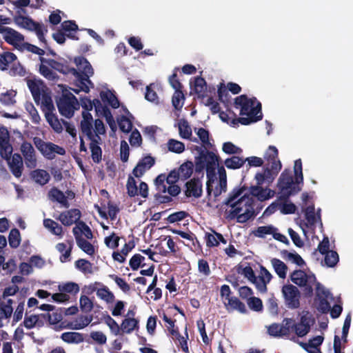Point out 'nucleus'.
Masks as SVG:
<instances>
[{
  "label": "nucleus",
  "mask_w": 353,
  "mask_h": 353,
  "mask_svg": "<svg viewBox=\"0 0 353 353\" xmlns=\"http://www.w3.org/2000/svg\"><path fill=\"white\" fill-rule=\"evenodd\" d=\"M32 141L37 149L48 160L54 159L57 154L61 156L65 154V150L63 147L52 142L44 141L38 137H34Z\"/></svg>",
  "instance_id": "obj_8"
},
{
  "label": "nucleus",
  "mask_w": 353,
  "mask_h": 353,
  "mask_svg": "<svg viewBox=\"0 0 353 353\" xmlns=\"http://www.w3.org/2000/svg\"><path fill=\"white\" fill-rule=\"evenodd\" d=\"M290 279L294 283L302 288L303 294L306 298L312 296L314 285L316 299L329 298L330 296V292L316 281L314 274H307L303 270H296L291 274Z\"/></svg>",
  "instance_id": "obj_3"
},
{
  "label": "nucleus",
  "mask_w": 353,
  "mask_h": 353,
  "mask_svg": "<svg viewBox=\"0 0 353 353\" xmlns=\"http://www.w3.org/2000/svg\"><path fill=\"white\" fill-rule=\"evenodd\" d=\"M61 339L68 343H80L84 340L82 334L72 332L63 333L61 336Z\"/></svg>",
  "instance_id": "obj_41"
},
{
  "label": "nucleus",
  "mask_w": 353,
  "mask_h": 353,
  "mask_svg": "<svg viewBox=\"0 0 353 353\" xmlns=\"http://www.w3.org/2000/svg\"><path fill=\"white\" fill-rule=\"evenodd\" d=\"M100 97L103 102H107L112 108L116 109L119 107V101L116 95L110 90L101 91Z\"/></svg>",
  "instance_id": "obj_32"
},
{
  "label": "nucleus",
  "mask_w": 353,
  "mask_h": 353,
  "mask_svg": "<svg viewBox=\"0 0 353 353\" xmlns=\"http://www.w3.org/2000/svg\"><path fill=\"white\" fill-rule=\"evenodd\" d=\"M181 179L180 172L176 170H172L168 175L159 174L154 179L157 193L154 198L157 203L165 204L173 201L172 197L176 196L181 192V188L176 183Z\"/></svg>",
  "instance_id": "obj_2"
},
{
  "label": "nucleus",
  "mask_w": 353,
  "mask_h": 353,
  "mask_svg": "<svg viewBox=\"0 0 353 353\" xmlns=\"http://www.w3.org/2000/svg\"><path fill=\"white\" fill-rule=\"evenodd\" d=\"M71 72L77 77V85L79 87L80 90L88 93L90 91V88L88 84L93 85L92 81L90 80V78L86 79V77L82 75L81 73L78 72V71L75 68H71Z\"/></svg>",
  "instance_id": "obj_30"
},
{
  "label": "nucleus",
  "mask_w": 353,
  "mask_h": 353,
  "mask_svg": "<svg viewBox=\"0 0 353 353\" xmlns=\"http://www.w3.org/2000/svg\"><path fill=\"white\" fill-rule=\"evenodd\" d=\"M198 271L199 274L208 277L211 274V270L208 262L204 259H201L198 261Z\"/></svg>",
  "instance_id": "obj_64"
},
{
  "label": "nucleus",
  "mask_w": 353,
  "mask_h": 353,
  "mask_svg": "<svg viewBox=\"0 0 353 353\" xmlns=\"http://www.w3.org/2000/svg\"><path fill=\"white\" fill-rule=\"evenodd\" d=\"M305 218L307 222L305 223L307 228L314 227L318 219L316 216L315 208L314 205L307 206L305 209Z\"/></svg>",
  "instance_id": "obj_35"
},
{
  "label": "nucleus",
  "mask_w": 353,
  "mask_h": 353,
  "mask_svg": "<svg viewBox=\"0 0 353 353\" xmlns=\"http://www.w3.org/2000/svg\"><path fill=\"white\" fill-rule=\"evenodd\" d=\"M245 190V186L234 188L223 202L224 205L232 208L230 217L231 219L236 218L237 222L241 223L247 222L256 216L253 197L246 194L243 195Z\"/></svg>",
  "instance_id": "obj_1"
},
{
  "label": "nucleus",
  "mask_w": 353,
  "mask_h": 353,
  "mask_svg": "<svg viewBox=\"0 0 353 353\" xmlns=\"http://www.w3.org/2000/svg\"><path fill=\"white\" fill-rule=\"evenodd\" d=\"M185 194L187 197L199 198L202 195V182L199 178H193L186 182Z\"/></svg>",
  "instance_id": "obj_17"
},
{
  "label": "nucleus",
  "mask_w": 353,
  "mask_h": 353,
  "mask_svg": "<svg viewBox=\"0 0 353 353\" xmlns=\"http://www.w3.org/2000/svg\"><path fill=\"white\" fill-rule=\"evenodd\" d=\"M161 316L167 323L165 326L169 334L172 335L173 338L179 336L180 332L179 327L175 325L176 320H172V319L169 318L165 313H163L162 316Z\"/></svg>",
  "instance_id": "obj_40"
},
{
  "label": "nucleus",
  "mask_w": 353,
  "mask_h": 353,
  "mask_svg": "<svg viewBox=\"0 0 353 353\" xmlns=\"http://www.w3.org/2000/svg\"><path fill=\"white\" fill-rule=\"evenodd\" d=\"M218 173L219 180L214 190V196L216 198L220 196L223 192H225L227 190V175L223 166L218 167Z\"/></svg>",
  "instance_id": "obj_22"
},
{
  "label": "nucleus",
  "mask_w": 353,
  "mask_h": 353,
  "mask_svg": "<svg viewBox=\"0 0 353 353\" xmlns=\"http://www.w3.org/2000/svg\"><path fill=\"white\" fill-rule=\"evenodd\" d=\"M194 165L192 161H186L181 164L177 170L180 172V177L182 180L190 178L193 172Z\"/></svg>",
  "instance_id": "obj_44"
},
{
  "label": "nucleus",
  "mask_w": 353,
  "mask_h": 353,
  "mask_svg": "<svg viewBox=\"0 0 353 353\" xmlns=\"http://www.w3.org/2000/svg\"><path fill=\"white\" fill-rule=\"evenodd\" d=\"M31 177L32 179L39 185H43L48 183L50 176L48 172L44 170H35L32 172Z\"/></svg>",
  "instance_id": "obj_33"
},
{
  "label": "nucleus",
  "mask_w": 353,
  "mask_h": 353,
  "mask_svg": "<svg viewBox=\"0 0 353 353\" xmlns=\"http://www.w3.org/2000/svg\"><path fill=\"white\" fill-rule=\"evenodd\" d=\"M250 194L252 196H255L258 200L263 201L272 198L274 196L275 192L270 188H263L261 185L251 186L250 189Z\"/></svg>",
  "instance_id": "obj_18"
},
{
  "label": "nucleus",
  "mask_w": 353,
  "mask_h": 353,
  "mask_svg": "<svg viewBox=\"0 0 353 353\" xmlns=\"http://www.w3.org/2000/svg\"><path fill=\"white\" fill-rule=\"evenodd\" d=\"M179 131L181 137L183 139H190L192 137V129L185 119H181L179 122Z\"/></svg>",
  "instance_id": "obj_50"
},
{
  "label": "nucleus",
  "mask_w": 353,
  "mask_h": 353,
  "mask_svg": "<svg viewBox=\"0 0 353 353\" xmlns=\"http://www.w3.org/2000/svg\"><path fill=\"white\" fill-rule=\"evenodd\" d=\"M48 197L51 201L60 203L65 208H68L70 206V203L67 200L65 194L56 187H53L48 192Z\"/></svg>",
  "instance_id": "obj_23"
},
{
  "label": "nucleus",
  "mask_w": 353,
  "mask_h": 353,
  "mask_svg": "<svg viewBox=\"0 0 353 353\" xmlns=\"http://www.w3.org/2000/svg\"><path fill=\"white\" fill-rule=\"evenodd\" d=\"M14 21L18 26L31 31H34L41 25L31 18L21 14L14 16Z\"/></svg>",
  "instance_id": "obj_20"
},
{
  "label": "nucleus",
  "mask_w": 353,
  "mask_h": 353,
  "mask_svg": "<svg viewBox=\"0 0 353 353\" xmlns=\"http://www.w3.org/2000/svg\"><path fill=\"white\" fill-rule=\"evenodd\" d=\"M43 225L52 234L57 236H63V228L58 223L51 219H45L43 220Z\"/></svg>",
  "instance_id": "obj_36"
},
{
  "label": "nucleus",
  "mask_w": 353,
  "mask_h": 353,
  "mask_svg": "<svg viewBox=\"0 0 353 353\" xmlns=\"http://www.w3.org/2000/svg\"><path fill=\"white\" fill-rule=\"evenodd\" d=\"M127 193L129 196L134 197L139 195L137 182L134 177L129 176L126 184Z\"/></svg>",
  "instance_id": "obj_58"
},
{
  "label": "nucleus",
  "mask_w": 353,
  "mask_h": 353,
  "mask_svg": "<svg viewBox=\"0 0 353 353\" xmlns=\"http://www.w3.org/2000/svg\"><path fill=\"white\" fill-rule=\"evenodd\" d=\"M17 59V56L12 52H0V69L3 71L8 70L10 64L12 63Z\"/></svg>",
  "instance_id": "obj_34"
},
{
  "label": "nucleus",
  "mask_w": 353,
  "mask_h": 353,
  "mask_svg": "<svg viewBox=\"0 0 353 353\" xmlns=\"http://www.w3.org/2000/svg\"><path fill=\"white\" fill-rule=\"evenodd\" d=\"M139 327V321L134 318H126L123 320L121 325V330L126 334H130L134 330Z\"/></svg>",
  "instance_id": "obj_38"
},
{
  "label": "nucleus",
  "mask_w": 353,
  "mask_h": 353,
  "mask_svg": "<svg viewBox=\"0 0 353 353\" xmlns=\"http://www.w3.org/2000/svg\"><path fill=\"white\" fill-rule=\"evenodd\" d=\"M42 110L45 114L46 121L54 131L57 133L61 132L63 127L57 117L53 113L54 106L50 94H43Z\"/></svg>",
  "instance_id": "obj_9"
},
{
  "label": "nucleus",
  "mask_w": 353,
  "mask_h": 353,
  "mask_svg": "<svg viewBox=\"0 0 353 353\" xmlns=\"http://www.w3.org/2000/svg\"><path fill=\"white\" fill-rule=\"evenodd\" d=\"M234 106L236 109H240V114L246 115L245 119H249L252 123L262 119L261 105L258 103L254 105V100L249 99L247 95L242 94L235 98Z\"/></svg>",
  "instance_id": "obj_5"
},
{
  "label": "nucleus",
  "mask_w": 353,
  "mask_h": 353,
  "mask_svg": "<svg viewBox=\"0 0 353 353\" xmlns=\"http://www.w3.org/2000/svg\"><path fill=\"white\" fill-rule=\"evenodd\" d=\"M20 150L25 159L26 166L29 168H35L37 165V158L32 145L26 141H23L21 145Z\"/></svg>",
  "instance_id": "obj_14"
},
{
  "label": "nucleus",
  "mask_w": 353,
  "mask_h": 353,
  "mask_svg": "<svg viewBox=\"0 0 353 353\" xmlns=\"http://www.w3.org/2000/svg\"><path fill=\"white\" fill-rule=\"evenodd\" d=\"M247 304L249 308L254 312H261L263 310L262 301L258 297H250L248 299Z\"/></svg>",
  "instance_id": "obj_57"
},
{
  "label": "nucleus",
  "mask_w": 353,
  "mask_h": 353,
  "mask_svg": "<svg viewBox=\"0 0 353 353\" xmlns=\"http://www.w3.org/2000/svg\"><path fill=\"white\" fill-rule=\"evenodd\" d=\"M74 63L78 68V72L86 77V79L94 74L93 68L90 62L83 57H78L74 59Z\"/></svg>",
  "instance_id": "obj_19"
},
{
  "label": "nucleus",
  "mask_w": 353,
  "mask_h": 353,
  "mask_svg": "<svg viewBox=\"0 0 353 353\" xmlns=\"http://www.w3.org/2000/svg\"><path fill=\"white\" fill-rule=\"evenodd\" d=\"M79 103L77 97L71 92L64 93L57 101L59 113L66 118H71L75 110L79 108Z\"/></svg>",
  "instance_id": "obj_10"
},
{
  "label": "nucleus",
  "mask_w": 353,
  "mask_h": 353,
  "mask_svg": "<svg viewBox=\"0 0 353 353\" xmlns=\"http://www.w3.org/2000/svg\"><path fill=\"white\" fill-rule=\"evenodd\" d=\"M56 248L59 252L62 253V255L60 257L61 261L65 262L70 256L72 245H70V248L66 250V245L64 243H59L57 244Z\"/></svg>",
  "instance_id": "obj_63"
},
{
  "label": "nucleus",
  "mask_w": 353,
  "mask_h": 353,
  "mask_svg": "<svg viewBox=\"0 0 353 353\" xmlns=\"http://www.w3.org/2000/svg\"><path fill=\"white\" fill-rule=\"evenodd\" d=\"M118 125L121 131L129 133L132 128V121L125 116H121L118 120Z\"/></svg>",
  "instance_id": "obj_62"
},
{
  "label": "nucleus",
  "mask_w": 353,
  "mask_h": 353,
  "mask_svg": "<svg viewBox=\"0 0 353 353\" xmlns=\"http://www.w3.org/2000/svg\"><path fill=\"white\" fill-rule=\"evenodd\" d=\"M10 17L0 14V33L3 34V38L6 43L18 48L19 43L24 41V36L14 29L6 27L3 25L10 24Z\"/></svg>",
  "instance_id": "obj_7"
},
{
  "label": "nucleus",
  "mask_w": 353,
  "mask_h": 353,
  "mask_svg": "<svg viewBox=\"0 0 353 353\" xmlns=\"http://www.w3.org/2000/svg\"><path fill=\"white\" fill-rule=\"evenodd\" d=\"M74 232H77L78 234L77 236H81V234H83L84 236L88 239H92L93 238V234L90 227L83 221H79L77 225L73 228L72 232L74 234Z\"/></svg>",
  "instance_id": "obj_37"
},
{
  "label": "nucleus",
  "mask_w": 353,
  "mask_h": 353,
  "mask_svg": "<svg viewBox=\"0 0 353 353\" xmlns=\"http://www.w3.org/2000/svg\"><path fill=\"white\" fill-rule=\"evenodd\" d=\"M264 160L266 161L265 166L271 169L274 175H277L281 169L282 165L279 159V151L274 145H270L264 154Z\"/></svg>",
  "instance_id": "obj_12"
},
{
  "label": "nucleus",
  "mask_w": 353,
  "mask_h": 353,
  "mask_svg": "<svg viewBox=\"0 0 353 353\" xmlns=\"http://www.w3.org/2000/svg\"><path fill=\"white\" fill-rule=\"evenodd\" d=\"M58 290L65 294L76 295L79 292V286L77 283L70 281L59 285Z\"/></svg>",
  "instance_id": "obj_43"
},
{
  "label": "nucleus",
  "mask_w": 353,
  "mask_h": 353,
  "mask_svg": "<svg viewBox=\"0 0 353 353\" xmlns=\"http://www.w3.org/2000/svg\"><path fill=\"white\" fill-rule=\"evenodd\" d=\"M41 63L39 65V72L46 79L50 81H56L59 79L58 75L54 72L48 65Z\"/></svg>",
  "instance_id": "obj_49"
},
{
  "label": "nucleus",
  "mask_w": 353,
  "mask_h": 353,
  "mask_svg": "<svg viewBox=\"0 0 353 353\" xmlns=\"http://www.w3.org/2000/svg\"><path fill=\"white\" fill-rule=\"evenodd\" d=\"M245 162L246 160H244V159L241 157L232 156V157L225 159V165L228 169L234 170L241 168Z\"/></svg>",
  "instance_id": "obj_48"
},
{
  "label": "nucleus",
  "mask_w": 353,
  "mask_h": 353,
  "mask_svg": "<svg viewBox=\"0 0 353 353\" xmlns=\"http://www.w3.org/2000/svg\"><path fill=\"white\" fill-rule=\"evenodd\" d=\"M97 295L107 303H112L115 299L114 294L106 286H103V288L98 289Z\"/></svg>",
  "instance_id": "obj_53"
},
{
  "label": "nucleus",
  "mask_w": 353,
  "mask_h": 353,
  "mask_svg": "<svg viewBox=\"0 0 353 353\" xmlns=\"http://www.w3.org/2000/svg\"><path fill=\"white\" fill-rule=\"evenodd\" d=\"M9 245L12 248H17L21 243V235L19 230L17 228H13L10 230L8 236Z\"/></svg>",
  "instance_id": "obj_55"
},
{
  "label": "nucleus",
  "mask_w": 353,
  "mask_h": 353,
  "mask_svg": "<svg viewBox=\"0 0 353 353\" xmlns=\"http://www.w3.org/2000/svg\"><path fill=\"white\" fill-rule=\"evenodd\" d=\"M192 90L197 94V97L199 99H203L208 97L206 81L205 79L201 77H196L194 78V87Z\"/></svg>",
  "instance_id": "obj_24"
},
{
  "label": "nucleus",
  "mask_w": 353,
  "mask_h": 353,
  "mask_svg": "<svg viewBox=\"0 0 353 353\" xmlns=\"http://www.w3.org/2000/svg\"><path fill=\"white\" fill-rule=\"evenodd\" d=\"M168 150L176 154H181L185 150V145L183 143L174 139H170L168 141Z\"/></svg>",
  "instance_id": "obj_54"
},
{
  "label": "nucleus",
  "mask_w": 353,
  "mask_h": 353,
  "mask_svg": "<svg viewBox=\"0 0 353 353\" xmlns=\"http://www.w3.org/2000/svg\"><path fill=\"white\" fill-rule=\"evenodd\" d=\"M39 315L32 314L28 316L26 313L24 317L23 322L22 324H21V325H23L28 329H32L37 324H39Z\"/></svg>",
  "instance_id": "obj_60"
},
{
  "label": "nucleus",
  "mask_w": 353,
  "mask_h": 353,
  "mask_svg": "<svg viewBox=\"0 0 353 353\" xmlns=\"http://www.w3.org/2000/svg\"><path fill=\"white\" fill-rule=\"evenodd\" d=\"M28 87L32 95L34 102L39 105L41 100L43 101V94H50L47 92V88L43 81L40 79H28L27 81Z\"/></svg>",
  "instance_id": "obj_13"
},
{
  "label": "nucleus",
  "mask_w": 353,
  "mask_h": 353,
  "mask_svg": "<svg viewBox=\"0 0 353 353\" xmlns=\"http://www.w3.org/2000/svg\"><path fill=\"white\" fill-rule=\"evenodd\" d=\"M282 293L285 305L290 309H297L300 307L301 292L297 287L288 284L282 287Z\"/></svg>",
  "instance_id": "obj_11"
},
{
  "label": "nucleus",
  "mask_w": 353,
  "mask_h": 353,
  "mask_svg": "<svg viewBox=\"0 0 353 353\" xmlns=\"http://www.w3.org/2000/svg\"><path fill=\"white\" fill-rule=\"evenodd\" d=\"M155 163V159L150 155L141 158L132 170V174L137 178L141 177L144 173L150 169Z\"/></svg>",
  "instance_id": "obj_15"
},
{
  "label": "nucleus",
  "mask_w": 353,
  "mask_h": 353,
  "mask_svg": "<svg viewBox=\"0 0 353 353\" xmlns=\"http://www.w3.org/2000/svg\"><path fill=\"white\" fill-rule=\"evenodd\" d=\"M271 263L274 271L281 279L286 277L288 266L280 259L274 258L271 260Z\"/></svg>",
  "instance_id": "obj_42"
},
{
  "label": "nucleus",
  "mask_w": 353,
  "mask_h": 353,
  "mask_svg": "<svg viewBox=\"0 0 353 353\" xmlns=\"http://www.w3.org/2000/svg\"><path fill=\"white\" fill-rule=\"evenodd\" d=\"M194 131L201 143L203 148L212 149L214 147L213 143L210 141V132L208 130L199 128L198 129L195 128Z\"/></svg>",
  "instance_id": "obj_28"
},
{
  "label": "nucleus",
  "mask_w": 353,
  "mask_h": 353,
  "mask_svg": "<svg viewBox=\"0 0 353 353\" xmlns=\"http://www.w3.org/2000/svg\"><path fill=\"white\" fill-rule=\"evenodd\" d=\"M281 254L285 260L291 261L299 266H303L305 264L302 257L295 252L292 253L287 250H283L281 252Z\"/></svg>",
  "instance_id": "obj_39"
},
{
  "label": "nucleus",
  "mask_w": 353,
  "mask_h": 353,
  "mask_svg": "<svg viewBox=\"0 0 353 353\" xmlns=\"http://www.w3.org/2000/svg\"><path fill=\"white\" fill-rule=\"evenodd\" d=\"M281 326L282 337L289 338L291 333L294 332V319H293L285 318L283 320Z\"/></svg>",
  "instance_id": "obj_46"
},
{
  "label": "nucleus",
  "mask_w": 353,
  "mask_h": 353,
  "mask_svg": "<svg viewBox=\"0 0 353 353\" xmlns=\"http://www.w3.org/2000/svg\"><path fill=\"white\" fill-rule=\"evenodd\" d=\"M194 150L199 152V156L195 158V170L196 172H203L207 166L219 165V156L212 151L196 145Z\"/></svg>",
  "instance_id": "obj_6"
},
{
  "label": "nucleus",
  "mask_w": 353,
  "mask_h": 353,
  "mask_svg": "<svg viewBox=\"0 0 353 353\" xmlns=\"http://www.w3.org/2000/svg\"><path fill=\"white\" fill-rule=\"evenodd\" d=\"M75 265L84 274L92 273V264L88 260L79 259L75 262Z\"/></svg>",
  "instance_id": "obj_61"
},
{
  "label": "nucleus",
  "mask_w": 353,
  "mask_h": 353,
  "mask_svg": "<svg viewBox=\"0 0 353 353\" xmlns=\"http://www.w3.org/2000/svg\"><path fill=\"white\" fill-rule=\"evenodd\" d=\"M81 216V211L79 209L73 208L61 212L57 219L60 221L63 225L70 226L73 223L77 225V223L80 221Z\"/></svg>",
  "instance_id": "obj_16"
},
{
  "label": "nucleus",
  "mask_w": 353,
  "mask_h": 353,
  "mask_svg": "<svg viewBox=\"0 0 353 353\" xmlns=\"http://www.w3.org/2000/svg\"><path fill=\"white\" fill-rule=\"evenodd\" d=\"M276 176L268 166H265L263 172H257L255 175L256 185H261L265 180L272 182Z\"/></svg>",
  "instance_id": "obj_31"
},
{
  "label": "nucleus",
  "mask_w": 353,
  "mask_h": 353,
  "mask_svg": "<svg viewBox=\"0 0 353 353\" xmlns=\"http://www.w3.org/2000/svg\"><path fill=\"white\" fill-rule=\"evenodd\" d=\"M25 108L30 116L31 121L34 124H39L41 121V118L34 105L32 103H26Z\"/></svg>",
  "instance_id": "obj_56"
},
{
  "label": "nucleus",
  "mask_w": 353,
  "mask_h": 353,
  "mask_svg": "<svg viewBox=\"0 0 353 353\" xmlns=\"http://www.w3.org/2000/svg\"><path fill=\"white\" fill-rule=\"evenodd\" d=\"M301 184L303 185L301 183H296V178H293L291 170H284L277 182L279 200L286 202L290 196L299 193L301 190Z\"/></svg>",
  "instance_id": "obj_4"
},
{
  "label": "nucleus",
  "mask_w": 353,
  "mask_h": 353,
  "mask_svg": "<svg viewBox=\"0 0 353 353\" xmlns=\"http://www.w3.org/2000/svg\"><path fill=\"white\" fill-rule=\"evenodd\" d=\"M101 142V138L100 139H94L90 140L89 148L91 152L92 159L95 163H99L102 160V150L99 146Z\"/></svg>",
  "instance_id": "obj_25"
},
{
  "label": "nucleus",
  "mask_w": 353,
  "mask_h": 353,
  "mask_svg": "<svg viewBox=\"0 0 353 353\" xmlns=\"http://www.w3.org/2000/svg\"><path fill=\"white\" fill-rule=\"evenodd\" d=\"M23 166L22 157L18 153H14L12 157L11 161L9 162V167L15 177L19 178L21 176Z\"/></svg>",
  "instance_id": "obj_21"
},
{
  "label": "nucleus",
  "mask_w": 353,
  "mask_h": 353,
  "mask_svg": "<svg viewBox=\"0 0 353 353\" xmlns=\"http://www.w3.org/2000/svg\"><path fill=\"white\" fill-rule=\"evenodd\" d=\"M77 235L78 234L77 232H74L75 240L79 248L87 254L92 256L95 252L94 245L82 236H79Z\"/></svg>",
  "instance_id": "obj_29"
},
{
  "label": "nucleus",
  "mask_w": 353,
  "mask_h": 353,
  "mask_svg": "<svg viewBox=\"0 0 353 353\" xmlns=\"http://www.w3.org/2000/svg\"><path fill=\"white\" fill-rule=\"evenodd\" d=\"M299 323L301 326H303V330L299 331V332L301 334H307L310 331V327L314 323V320L312 319L311 316L307 313L301 316Z\"/></svg>",
  "instance_id": "obj_51"
},
{
  "label": "nucleus",
  "mask_w": 353,
  "mask_h": 353,
  "mask_svg": "<svg viewBox=\"0 0 353 353\" xmlns=\"http://www.w3.org/2000/svg\"><path fill=\"white\" fill-rule=\"evenodd\" d=\"M145 260V257L141 255L140 254H134L129 261V265L133 270H137L139 267L145 266V264H142L143 261Z\"/></svg>",
  "instance_id": "obj_59"
},
{
  "label": "nucleus",
  "mask_w": 353,
  "mask_h": 353,
  "mask_svg": "<svg viewBox=\"0 0 353 353\" xmlns=\"http://www.w3.org/2000/svg\"><path fill=\"white\" fill-rule=\"evenodd\" d=\"M226 306H230L233 310H236L241 313L245 314L247 312L245 304L241 302L237 297L232 296L226 302H224Z\"/></svg>",
  "instance_id": "obj_47"
},
{
  "label": "nucleus",
  "mask_w": 353,
  "mask_h": 353,
  "mask_svg": "<svg viewBox=\"0 0 353 353\" xmlns=\"http://www.w3.org/2000/svg\"><path fill=\"white\" fill-rule=\"evenodd\" d=\"M39 60L41 63H45L46 64L48 65V66H50L52 68V70L54 69L62 74H67L69 72H71V69L70 70L66 65L60 63L54 59H47L43 57H41L39 58Z\"/></svg>",
  "instance_id": "obj_26"
},
{
  "label": "nucleus",
  "mask_w": 353,
  "mask_h": 353,
  "mask_svg": "<svg viewBox=\"0 0 353 353\" xmlns=\"http://www.w3.org/2000/svg\"><path fill=\"white\" fill-rule=\"evenodd\" d=\"M324 255V263L327 267L334 268L339 261V254L336 251L330 250Z\"/></svg>",
  "instance_id": "obj_52"
},
{
  "label": "nucleus",
  "mask_w": 353,
  "mask_h": 353,
  "mask_svg": "<svg viewBox=\"0 0 353 353\" xmlns=\"http://www.w3.org/2000/svg\"><path fill=\"white\" fill-rule=\"evenodd\" d=\"M81 130L90 141L94 139H100V136L94 134L92 123L85 121H81Z\"/></svg>",
  "instance_id": "obj_45"
},
{
  "label": "nucleus",
  "mask_w": 353,
  "mask_h": 353,
  "mask_svg": "<svg viewBox=\"0 0 353 353\" xmlns=\"http://www.w3.org/2000/svg\"><path fill=\"white\" fill-rule=\"evenodd\" d=\"M218 165L214 166H207L206 169L207 174V182H206V190L208 196H210L212 192H214L213 184L216 179V169Z\"/></svg>",
  "instance_id": "obj_27"
}]
</instances>
